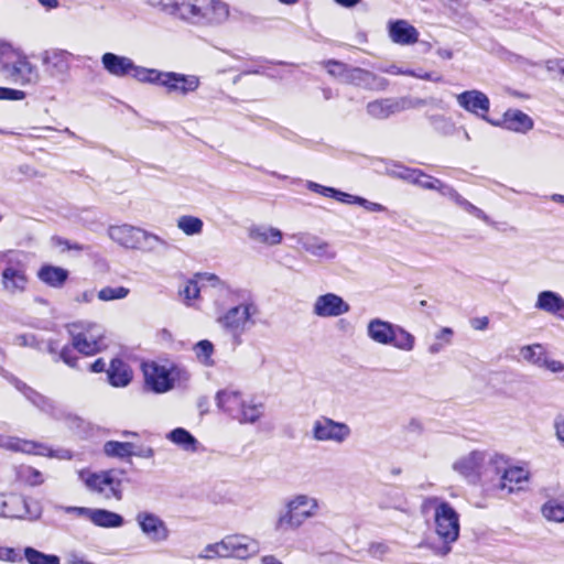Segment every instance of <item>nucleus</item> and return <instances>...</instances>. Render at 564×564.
Segmentation results:
<instances>
[{
	"label": "nucleus",
	"instance_id": "nucleus-1",
	"mask_svg": "<svg viewBox=\"0 0 564 564\" xmlns=\"http://www.w3.org/2000/svg\"><path fill=\"white\" fill-rule=\"evenodd\" d=\"M171 13L196 24H218L224 22L229 10L218 0H172L164 3Z\"/></svg>",
	"mask_w": 564,
	"mask_h": 564
},
{
	"label": "nucleus",
	"instance_id": "nucleus-2",
	"mask_svg": "<svg viewBox=\"0 0 564 564\" xmlns=\"http://www.w3.org/2000/svg\"><path fill=\"white\" fill-rule=\"evenodd\" d=\"M434 510V520L437 535L444 541L442 555L451 552L448 544L459 536V516L449 502L438 497H429L422 503V510Z\"/></svg>",
	"mask_w": 564,
	"mask_h": 564
},
{
	"label": "nucleus",
	"instance_id": "nucleus-3",
	"mask_svg": "<svg viewBox=\"0 0 564 564\" xmlns=\"http://www.w3.org/2000/svg\"><path fill=\"white\" fill-rule=\"evenodd\" d=\"M318 500L308 495L300 494L289 499L275 521L276 531H294L300 529L308 519L317 516Z\"/></svg>",
	"mask_w": 564,
	"mask_h": 564
},
{
	"label": "nucleus",
	"instance_id": "nucleus-4",
	"mask_svg": "<svg viewBox=\"0 0 564 564\" xmlns=\"http://www.w3.org/2000/svg\"><path fill=\"white\" fill-rule=\"evenodd\" d=\"M0 73L2 76L15 84H31L37 80L35 67L10 45L3 44L0 47Z\"/></svg>",
	"mask_w": 564,
	"mask_h": 564
},
{
	"label": "nucleus",
	"instance_id": "nucleus-5",
	"mask_svg": "<svg viewBox=\"0 0 564 564\" xmlns=\"http://www.w3.org/2000/svg\"><path fill=\"white\" fill-rule=\"evenodd\" d=\"M66 329L72 338L73 348L83 355H96L106 346L102 343V327L96 323L74 322L67 324Z\"/></svg>",
	"mask_w": 564,
	"mask_h": 564
},
{
	"label": "nucleus",
	"instance_id": "nucleus-6",
	"mask_svg": "<svg viewBox=\"0 0 564 564\" xmlns=\"http://www.w3.org/2000/svg\"><path fill=\"white\" fill-rule=\"evenodd\" d=\"M258 313L259 308L253 301H245L227 310L217 318V323L232 337L239 338L256 324L253 316Z\"/></svg>",
	"mask_w": 564,
	"mask_h": 564
},
{
	"label": "nucleus",
	"instance_id": "nucleus-7",
	"mask_svg": "<svg viewBox=\"0 0 564 564\" xmlns=\"http://www.w3.org/2000/svg\"><path fill=\"white\" fill-rule=\"evenodd\" d=\"M147 387L155 393H164L173 389L174 383L187 381L189 373L177 366L166 368L155 362L143 366Z\"/></svg>",
	"mask_w": 564,
	"mask_h": 564
},
{
	"label": "nucleus",
	"instance_id": "nucleus-8",
	"mask_svg": "<svg viewBox=\"0 0 564 564\" xmlns=\"http://www.w3.org/2000/svg\"><path fill=\"white\" fill-rule=\"evenodd\" d=\"M329 66H336L340 69L338 73L339 78L346 84L355 85L370 90H384L388 86V80L379 77L370 70L360 67H350L341 62L330 59Z\"/></svg>",
	"mask_w": 564,
	"mask_h": 564
},
{
	"label": "nucleus",
	"instance_id": "nucleus-9",
	"mask_svg": "<svg viewBox=\"0 0 564 564\" xmlns=\"http://www.w3.org/2000/svg\"><path fill=\"white\" fill-rule=\"evenodd\" d=\"M351 434L350 427L344 422L322 416L314 421L312 436L317 442L344 443Z\"/></svg>",
	"mask_w": 564,
	"mask_h": 564
},
{
	"label": "nucleus",
	"instance_id": "nucleus-10",
	"mask_svg": "<svg viewBox=\"0 0 564 564\" xmlns=\"http://www.w3.org/2000/svg\"><path fill=\"white\" fill-rule=\"evenodd\" d=\"M456 101L465 111L492 126H500V121H495L487 116L490 109V100L485 93L477 89L466 90L456 96Z\"/></svg>",
	"mask_w": 564,
	"mask_h": 564
},
{
	"label": "nucleus",
	"instance_id": "nucleus-11",
	"mask_svg": "<svg viewBox=\"0 0 564 564\" xmlns=\"http://www.w3.org/2000/svg\"><path fill=\"white\" fill-rule=\"evenodd\" d=\"M489 463L496 467L498 473L502 471L500 488L508 489L509 492L521 489V484L529 479V471L524 468L505 467L507 462L502 455L495 454L490 456Z\"/></svg>",
	"mask_w": 564,
	"mask_h": 564
},
{
	"label": "nucleus",
	"instance_id": "nucleus-12",
	"mask_svg": "<svg viewBox=\"0 0 564 564\" xmlns=\"http://www.w3.org/2000/svg\"><path fill=\"white\" fill-rule=\"evenodd\" d=\"M135 521L141 532L152 543H162L170 538V530L164 520L150 511H140L135 516Z\"/></svg>",
	"mask_w": 564,
	"mask_h": 564
},
{
	"label": "nucleus",
	"instance_id": "nucleus-13",
	"mask_svg": "<svg viewBox=\"0 0 564 564\" xmlns=\"http://www.w3.org/2000/svg\"><path fill=\"white\" fill-rule=\"evenodd\" d=\"M224 545L227 557L238 560H247L260 552L259 541L243 534H231L225 536Z\"/></svg>",
	"mask_w": 564,
	"mask_h": 564
},
{
	"label": "nucleus",
	"instance_id": "nucleus-14",
	"mask_svg": "<svg viewBox=\"0 0 564 564\" xmlns=\"http://www.w3.org/2000/svg\"><path fill=\"white\" fill-rule=\"evenodd\" d=\"M86 486L99 494H104L106 498H122L121 479L116 477L113 470L101 471L99 474L89 475Z\"/></svg>",
	"mask_w": 564,
	"mask_h": 564
},
{
	"label": "nucleus",
	"instance_id": "nucleus-15",
	"mask_svg": "<svg viewBox=\"0 0 564 564\" xmlns=\"http://www.w3.org/2000/svg\"><path fill=\"white\" fill-rule=\"evenodd\" d=\"M199 85L200 80L196 75H186L176 72H163L159 86L164 87L167 94L186 96L196 91Z\"/></svg>",
	"mask_w": 564,
	"mask_h": 564
},
{
	"label": "nucleus",
	"instance_id": "nucleus-16",
	"mask_svg": "<svg viewBox=\"0 0 564 564\" xmlns=\"http://www.w3.org/2000/svg\"><path fill=\"white\" fill-rule=\"evenodd\" d=\"M28 281L24 265L20 261L9 259L1 273L3 290L10 294L22 293L26 290Z\"/></svg>",
	"mask_w": 564,
	"mask_h": 564
},
{
	"label": "nucleus",
	"instance_id": "nucleus-17",
	"mask_svg": "<svg viewBox=\"0 0 564 564\" xmlns=\"http://www.w3.org/2000/svg\"><path fill=\"white\" fill-rule=\"evenodd\" d=\"M349 304L335 293H326L316 297L313 313L318 317H337L348 313Z\"/></svg>",
	"mask_w": 564,
	"mask_h": 564
},
{
	"label": "nucleus",
	"instance_id": "nucleus-18",
	"mask_svg": "<svg viewBox=\"0 0 564 564\" xmlns=\"http://www.w3.org/2000/svg\"><path fill=\"white\" fill-rule=\"evenodd\" d=\"M10 381L14 384L17 390L20 391L40 411L48 415H56L57 406L53 400L39 393L15 377H11Z\"/></svg>",
	"mask_w": 564,
	"mask_h": 564
},
{
	"label": "nucleus",
	"instance_id": "nucleus-19",
	"mask_svg": "<svg viewBox=\"0 0 564 564\" xmlns=\"http://www.w3.org/2000/svg\"><path fill=\"white\" fill-rule=\"evenodd\" d=\"M69 56L70 54L63 50L45 51L42 55L45 72L52 77L66 75L69 69Z\"/></svg>",
	"mask_w": 564,
	"mask_h": 564
},
{
	"label": "nucleus",
	"instance_id": "nucleus-20",
	"mask_svg": "<svg viewBox=\"0 0 564 564\" xmlns=\"http://www.w3.org/2000/svg\"><path fill=\"white\" fill-rule=\"evenodd\" d=\"M388 32L391 41L399 45H412L419 41V31L405 20L390 21Z\"/></svg>",
	"mask_w": 564,
	"mask_h": 564
},
{
	"label": "nucleus",
	"instance_id": "nucleus-21",
	"mask_svg": "<svg viewBox=\"0 0 564 564\" xmlns=\"http://www.w3.org/2000/svg\"><path fill=\"white\" fill-rule=\"evenodd\" d=\"M486 456L485 452L473 451L468 455L456 460L453 467L464 477L476 480L479 477V469L485 463Z\"/></svg>",
	"mask_w": 564,
	"mask_h": 564
},
{
	"label": "nucleus",
	"instance_id": "nucleus-22",
	"mask_svg": "<svg viewBox=\"0 0 564 564\" xmlns=\"http://www.w3.org/2000/svg\"><path fill=\"white\" fill-rule=\"evenodd\" d=\"M397 325L381 318H372L367 325V336L375 343L390 346Z\"/></svg>",
	"mask_w": 564,
	"mask_h": 564
},
{
	"label": "nucleus",
	"instance_id": "nucleus-23",
	"mask_svg": "<svg viewBox=\"0 0 564 564\" xmlns=\"http://www.w3.org/2000/svg\"><path fill=\"white\" fill-rule=\"evenodd\" d=\"M141 228L131 225L110 226L108 236L111 240L127 249H137Z\"/></svg>",
	"mask_w": 564,
	"mask_h": 564
},
{
	"label": "nucleus",
	"instance_id": "nucleus-24",
	"mask_svg": "<svg viewBox=\"0 0 564 564\" xmlns=\"http://www.w3.org/2000/svg\"><path fill=\"white\" fill-rule=\"evenodd\" d=\"M297 242L306 252L319 259L333 260L337 254L327 241L316 236H301Z\"/></svg>",
	"mask_w": 564,
	"mask_h": 564
},
{
	"label": "nucleus",
	"instance_id": "nucleus-25",
	"mask_svg": "<svg viewBox=\"0 0 564 564\" xmlns=\"http://www.w3.org/2000/svg\"><path fill=\"white\" fill-rule=\"evenodd\" d=\"M102 67L112 76L126 77L134 68V62L127 56L107 52L101 56Z\"/></svg>",
	"mask_w": 564,
	"mask_h": 564
},
{
	"label": "nucleus",
	"instance_id": "nucleus-26",
	"mask_svg": "<svg viewBox=\"0 0 564 564\" xmlns=\"http://www.w3.org/2000/svg\"><path fill=\"white\" fill-rule=\"evenodd\" d=\"M368 116L377 120H384L401 112L399 98H380L370 101L366 106Z\"/></svg>",
	"mask_w": 564,
	"mask_h": 564
},
{
	"label": "nucleus",
	"instance_id": "nucleus-27",
	"mask_svg": "<svg viewBox=\"0 0 564 564\" xmlns=\"http://www.w3.org/2000/svg\"><path fill=\"white\" fill-rule=\"evenodd\" d=\"M0 447L26 454L53 456L52 451L48 449L44 444L22 440L19 437H7L4 440H0Z\"/></svg>",
	"mask_w": 564,
	"mask_h": 564
},
{
	"label": "nucleus",
	"instance_id": "nucleus-28",
	"mask_svg": "<svg viewBox=\"0 0 564 564\" xmlns=\"http://www.w3.org/2000/svg\"><path fill=\"white\" fill-rule=\"evenodd\" d=\"M0 447L26 454L53 456L52 451L48 449L44 444L22 440L19 437H7L4 440H0Z\"/></svg>",
	"mask_w": 564,
	"mask_h": 564
},
{
	"label": "nucleus",
	"instance_id": "nucleus-29",
	"mask_svg": "<svg viewBox=\"0 0 564 564\" xmlns=\"http://www.w3.org/2000/svg\"><path fill=\"white\" fill-rule=\"evenodd\" d=\"M245 399L239 391L235 390H221L216 394V403L219 409L229 414L232 419H236L243 408Z\"/></svg>",
	"mask_w": 564,
	"mask_h": 564
},
{
	"label": "nucleus",
	"instance_id": "nucleus-30",
	"mask_svg": "<svg viewBox=\"0 0 564 564\" xmlns=\"http://www.w3.org/2000/svg\"><path fill=\"white\" fill-rule=\"evenodd\" d=\"M68 276L69 272L66 269L52 264H44L37 271V279L54 289H61Z\"/></svg>",
	"mask_w": 564,
	"mask_h": 564
},
{
	"label": "nucleus",
	"instance_id": "nucleus-31",
	"mask_svg": "<svg viewBox=\"0 0 564 564\" xmlns=\"http://www.w3.org/2000/svg\"><path fill=\"white\" fill-rule=\"evenodd\" d=\"M109 383L112 387H126L132 380V371L130 367L119 358L111 360L110 366L107 370Z\"/></svg>",
	"mask_w": 564,
	"mask_h": 564
},
{
	"label": "nucleus",
	"instance_id": "nucleus-32",
	"mask_svg": "<svg viewBox=\"0 0 564 564\" xmlns=\"http://www.w3.org/2000/svg\"><path fill=\"white\" fill-rule=\"evenodd\" d=\"M248 237L260 243L275 246L281 243L283 235L278 228L253 225L248 228Z\"/></svg>",
	"mask_w": 564,
	"mask_h": 564
},
{
	"label": "nucleus",
	"instance_id": "nucleus-33",
	"mask_svg": "<svg viewBox=\"0 0 564 564\" xmlns=\"http://www.w3.org/2000/svg\"><path fill=\"white\" fill-rule=\"evenodd\" d=\"M508 130L516 132H527L533 128V120L521 110L509 109L505 112L502 122Z\"/></svg>",
	"mask_w": 564,
	"mask_h": 564
},
{
	"label": "nucleus",
	"instance_id": "nucleus-34",
	"mask_svg": "<svg viewBox=\"0 0 564 564\" xmlns=\"http://www.w3.org/2000/svg\"><path fill=\"white\" fill-rule=\"evenodd\" d=\"M535 307L550 314L564 312V299L554 291H542L539 293Z\"/></svg>",
	"mask_w": 564,
	"mask_h": 564
},
{
	"label": "nucleus",
	"instance_id": "nucleus-35",
	"mask_svg": "<svg viewBox=\"0 0 564 564\" xmlns=\"http://www.w3.org/2000/svg\"><path fill=\"white\" fill-rule=\"evenodd\" d=\"M140 234L139 246L137 247L139 250L150 253H160L161 250L165 251L171 247L167 241L155 234H152L142 228Z\"/></svg>",
	"mask_w": 564,
	"mask_h": 564
},
{
	"label": "nucleus",
	"instance_id": "nucleus-36",
	"mask_svg": "<svg viewBox=\"0 0 564 564\" xmlns=\"http://www.w3.org/2000/svg\"><path fill=\"white\" fill-rule=\"evenodd\" d=\"M90 521L100 528H120L124 523L121 514L107 509H93Z\"/></svg>",
	"mask_w": 564,
	"mask_h": 564
},
{
	"label": "nucleus",
	"instance_id": "nucleus-37",
	"mask_svg": "<svg viewBox=\"0 0 564 564\" xmlns=\"http://www.w3.org/2000/svg\"><path fill=\"white\" fill-rule=\"evenodd\" d=\"M401 177L404 180H408L412 182L415 185H419L420 187L424 189H434L438 191L442 181L425 174L421 170H404V172L401 174Z\"/></svg>",
	"mask_w": 564,
	"mask_h": 564
},
{
	"label": "nucleus",
	"instance_id": "nucleus-38",
	"mask_svg": "<svg viewBox=\"0 0 564 564\" xmlns=\"http://www.w3.org/2000/svg\"><path fill=\"white\" fill-rule=\"evenodd\" d=\"M167 438L185 451H196V438L185 429L176 427L167 434Z\"/></svg>",
	"mask_w": 564,
	"mask_h": 564
},
{
	"label": "nucleus",
	"instance_id": "nucleus-39",
	"mask_svg": "<svg viewBox=\"0 0 564 564\" xmlns=\"http://www.w3.org/2000/svg\"><path fill=\"white\" fill-rule=\"evenodd\" d=\"M133 448H135V446L130 442L108 441L104 445V452L107 456L118 458L132 456Z\"/></svg>",
	"mask_w": 564,
	"mask_h": 564
},
{
	"label": "nucleus",
	"instance_id": "nucleus-40",
	"mask_svg": "<svg viewBox=\"0 0 564 564\" xmlns=\"http://www.w3.org/2000/svg\"><path fill=\"white\" fill-rule=\"evenodd\" d=\"M130 75L140 83L160 85L163 70L155 68H147L134 64Z\"/></svg>",
	"mask_w": 564,
	"mask_h": 564
},
{
	"label": "nucleus",
	"instance_id": "nucleus-41",
	"mask_svg": "<svg viewBox=\"0 0 564 564\" xmlns=\"http://www.w3.org/2000/svg\"><path fill=\"white\" fill-rule=\"evenodd\" d=\"M393 333V340L390 346L404 351L413 350L415 346V337L411 333L399 325H397Z\"/></svg>",
	"mask_w": 564,
	"mask_h": 564
},
{
	"label": "nucleus",
	"instance_id": "nucleus-42",
	"mask_svg": "<svg viewBox=\"0 0 564 564\" xmlns=\"http://www.w3.org/2000/svg\"><path fill=\"white\" fill-rule=\"evenodd\" d=\"M263 409L262 403L256 404L245 401L241 412H239L235 420H238L240 423H256L262 416Z\"/></svg>",
	"mask_w": 564,
	"mask_h": 564
},
{
	"label": "nucleus",
	"instance_id": "nucleus-43",
	"mask_svg": "<svg viewBox=\"0 0 564 564\" xmlns=\"http://www.w3.org/2000/svg\"><path fill=\"white\" fill-rule=\"evenodd\" d=\"M203 226V220L195 216L184 215L177 219V228L187 236L199 235Z\"/></svg>",
	"mask_w": 564,
	"mask_h": 564
},
{
	"label": "nucleus",
	"instance_id": "nucleus-44",
	"mask_svg": "<svg viewBox=\"0 0 564 564\" xmlns=\"http://www.w3.org/2000/svg\"><path fill=\"white\" fill-rule=\"evenodd\" d=\"M24 556L29 564H59L57 555L44 554L31 546L24 549Z\"/></svg>",
	"mask_w": 564,
	"mask_h": 564
},
{
	"label": "nucleus",
	"instance_id": "nucleus-45",
	"mask_svg": "<svg viewBox=\"0 0 564 564\" xmlns=\"http://www.w3.org/2000/svg\"><path fill=\"white\" fill-rule=\"evenodd\" d=\"M520 355L525 361L540 368L542 365V360L545 355V351L543 350L541 345L534 344V345L523 346L520 349Z\"/></svg>",
	"mask_w": 564,
	"mask_h": 564
},
{
	"label": "nucleus",
	"instance_id": "nucleus-46",
	"mask_svg": "<svg viewBox=\"0 0 564 564\" xmlns=\"http://www.w3.org/2000/svg\"><path fill=\"white\" fill-rule=\"evenodd\" d=\"M431 126L435 131L443 135H449L454 132L455 126L449 118L443 115H426Z\"/></svg>",
	"mask_w": 564,
	"mask_h": 564
},
{
	"label": "nucleus",
	"instance_id": "nucleus-47",
	"mask_svg": "<svg viewBox=\"0 0 564 564\" xmlns=\"http://www.w3.org/2000/svg\"><path fill=\"white\" fill-rule=\"evenodd\" d=\"M197 359L207 367L214 365L212 355L214 352V345L207 339L199 340L194 347Z\"/></svg>",
	"mask_w": 564,
	"mask_h": 564
},
{
	"label": "nucleus",
	"instance_id": "nucleus-48",
	"mask_svg": "<svg viewBox=\"0 0 564 564\" xmlns=\"http://www.w3.org/2000/svg\"><path fill=\"white\" fill-rule=\"evenodd\" d=\"M307 188L310 191H312L314 193H318L323 196L335 198L336 200H338L340 203H344L345 197H348V193L341 192L334 187L324 186V185H321L318 183L311 182V181L307 183Z\"/></svg>",
	"mask_w": 564,
	"mask_h": 564
},
{
	"label": "nucleus",
	"instance_id": "nucleus-49",
	"mask_svg": "<svg viewBox=\"0 0 564 564\" xmlns=\"http://www.w3.org/2000/svg\"><path fill=\"white\" fill-rule=\"evenodd\" d=\"M542 513L547 520L563 522L564 521V503L555 500L547 501L542 507Z\"/></svg>",
	"mask_w": 564,
	"mask_h": 564
},
{
	"label": "nucleus",
	"instance_id": "nucleus-50",
	"mask_svg": "<svg viewBox=\"0 0 564 564\" xmlns=\"http://www.w3.org/2000/svg\"><path fill=\"white\" fill-rule=\"evenodd\" d=\"M129 292V289L124 286H105L98 292L97 296L100 301L108 302L113 300H122L128 296Z\"/></svg>",
	"mask_w": 564,
	"mask_h": 564
},
{
	"label": "nucleus",
	"instance_id": "nucleus-51",
	"mask_svg": "<svg viewBox=\"0 0 564 564\" xmlns=\"http://www.w3.org/2000/svg\"><path fill=\"white\" fill-rule=\"evenodd\" d=\"M18 477L22 481L29 484L30 486H37L43 482L42 474L37 469H35L31 466L19 467Z\"/></svg>",
	"mask_w": 564,
	"mask_h": 564
},
{
	"label": "nucleus",
	"instance_id": "nucleus-52",
	"mask_svg": "<svg viewBox=\"0 0 564 564\" xmlns=\"http://www.w3.org/2000/svg\"><path fill=\"white\" fill-rule=\"evenodd\" d=\"M344 204H357L359 206H362L366 210L372 213H380L386 210V207L379 203L370 202L364 197L351 194H348V197H345Z\"/></svg>",
	"mask_w": 564,
	"mask_h": 564
},
{
	"label": "nucleus",
	"instance_id": "nucleus-53",
	"mask_svg": "<svg viewBox=\"0 0 564 564\" xmlns=\"http://www.w3.org/2000/svg\"><path fill=\"white\" fill-rule=\"evenodd\" d=\"M216 557H227L225 552L224 539L219 542L207 544L202 553L198 554V558L202 560H214Z\"/></svg>",
	"mask_w": 564,
	"mask_h": 564
},
{
	"label": "nucleus",
	"instance_id": "nucleus-54",
	"mask_svg": "<svg viewBox=\"0 0 564 564\" xmlns=\"http://www.w3.org/2000/svg\"><path fill=\"white\" fill-rule=\"evenodd\" d=\"M13 344L20 347H32L36 349H42L41 344L36 336L33 334H19L13 338Z\"/></svg>",
	"mask_w": 564,
	"mask_h": 564
},
{
	"label": "nucleus",
	"instance_id": "nucleus-55",
	"mask_svg": "<svg viewBox=\"0 0 564 564\" xmlns=\"http://www.w3.org/2000/svg\"><path fill=\"white\" fill-rule=\"evenodd\" d=\"M457 206L464 209L469 215L487 224H490V218L485 214V212H482L480 208L468 202L466 198H463Z\"/></svg>",
	"mask_w": 564,
	"mask_h": 564
},
{
	"label": "nucleus",
	"instance_id": "nucleus-56",
	"mask_svg": "<svg viewBox=\"0 0 564 564\" xmlns=\"http://www.w3.org/2000/svg\"><path fill=\"white\" fill-rule=\"evenodd\" d=\"M63 360L67 366L76 369H80L77 365L78 358L73 355V349L68 346H64L55 361Z\"/></svg>",
	"mask_w": 564,
	"mask_h": 564
},
{
	"label": "nucleus",
	"instance_id": "nucleus-57",
	"mask_svg": "<svg viewBox=\"0 0 564 564\" xmlns=\"http://www.w3.org/2000/svg\"><path fill=\"white\" fill-rule=\"evenodd\" d=\"M400 100V107L401 111L413 109V108H420L423 106H426L430 104L427 99L422 98H411V97H401Z\"/></svg>",
	"mask_w": 564,
	"mask_h": 564
},
{
	"label": "nucleus",
	"instance_id": "nucleus-58",
	"mask_svg": "<svg viewBox=\"0 0 564 564\" xmlns=\"http://www.w3.org/2000/svg\"><path fill=\"white\" fill-rule=\"evenodd\" d=\"M200 289L197 284V281L189 280L183 290L180 291V294L184 296L186 301H192L198 297Z\"/></svg>",
	"mask_w": 564,
	"mask_h": 564
},
{
	"label": "nucleus",
	"instance_id": "nucleus-59",
	"mask_svg": "<svg viewBox=\"0 0 564 564\" xmlns=\"http://www.w3.org/2000/svg\"><path fill=\"white\" fill-rule=\"evenodd\" d=\"M8 502L0 499V517L23 519L31 514L30 510H7Z\"/></svg>",
	"mask_w": 564,
	"mask_h": 564
},
{
	"label": "nucleus",
	"instance_id": "nucleus-60",
	"mask_svg": "<svg viewBox=\"0 0 564 564\" xmlns=\"http://www.w3.org/2000/svg\"><path fill=\"white\" fill-rule=\"evenodd\" d=\"M25 98L23 90L0 87V100H22Z\"/></svg>",
	"mask_w": 564,
	"mask_h": 564
},
{
	"label": "nucleus",
	"instance_id": "nucleus-61",
	"mask_svg": "<svg viewBox=\"0 0 564 564\" xmlns=\"http://www.w3.org/2000/svg\"><path fill=\"white\" fill-rule=\"evenodd\" d=\"M540 368H545L553 373H558L564 371V364L560 360L550 359L545 354Z\"/></svg>",
	"mask_w": 564,
	"mask_h": 564
},
{
	"label": "nucleus",
	"instance_id": "nucleus-62",
	"mask_svg": "<svg viewBox=\"0 0 564 564\" xmlns=\"http://www.w3.org/2000/svg\"><path fill=\"white\" fill-rule=\"evenodd\" d=\"M443 196L448 197L451 200H453L456 205L460 203V200L464 198L456 189H454L452 186L441 183V186L438 191Z\"/></svg>",
	"mask_w": 564,
	"mask_h": 564
},
{
	"label": "nucleus",
	"instance_id": "nucleus-63",
	"mask_svg": "<svg viewBox=\"0 0 564 564\" xmlns=\"http://www.w3.org/2000/svg\"><path fill=\"white\" fill-rule=\"evenodd\" d=\"M7 510H29L28 502L20 496H11L8 500Z\"/></svg>",
	"mask_w": 564,
	"mask_h": 564
},
{
	"label": "nucleus",
	"instance_id": "nucleus-64",
	"mask_svg": "<svg viewBox=\"0 0 564 564\" xmlns=\"http://www.w3.org/2000/svg\"><path fill=\"white\" fill-rule=\"evenodd\" d=\"M555 434L558 442L564 446V415L560 414L554 420Z\"/></svg>",
	"mask_w": 564,
	"mask_h": 564
}]
</instances>
